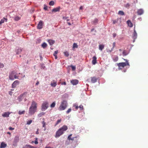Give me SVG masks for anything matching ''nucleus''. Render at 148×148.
Returning <instances> with one entry per match:
<instances>
[{"instance_id": "nucleus-1", "label": "nucleus", "mask_w": 148, "mask_h": 148, "mask_svg": "<svg viewBox=\"0 0 148 148\" xmlns=\"http://www.w3.org/2000/svg\"><path fill=\"white\" fill-rule=\"evenodd\" d=\"M67 126L66 125H64L59 128L56 132L55 137L58 138L62 135L64 132L68 129Z\"/></svg>"}, {"instance_id": "nucleus-2", "label": "nucleus", "mask_w": 148, "mask_h": 148, "mask_svg": "<svg viewBox=\"0 0 148 148\" xmlns=\"http://www.w3.org/2000/svg\"><path fill=\"white\" fill-rule=\"evenodd\" d=\"M37 103L34 101H33L32 105L29 110L28 114L30 115H32L36 112L37 109Z\"/></svg>"}, {"instance_id": "nucleus-3", "label": "nucleus", "mask_w": 148, "mask_h": 148, "mask_svg": "<svg viewBox=\"0 0 148 148\" xmlns=\"http://www.w3.org/2000/svg\"><path fill=\"white\" fill-rule=\"evenodd\" d=\"M18 76L17 75V73L15 71H11L9 73V79L13 80L14 79H18Z\"/></svg>"}, {"instance_id": "nucleus-4", "label": "nucleus", "mask_w": 148, "mask_h": 148, "mask_svg": "<svg viewBox=\"0 0 148 148\" xmlns=\"http://www.w3.org/2000/svg\"><path fill=\"white\" fill-rule=\"evenodd\" d=\"M27 94V92H26L21 95L18 97L17 99L20 102H21L23 99L24 101H25L27 100L26 98Z\"/></svg>"}, {"instance_id": "nucleus-5", "label": "nucleus", "mask_w": 148, "mask_h": 148, "mask_svg": "<svg viewBox=\"0 0 148 148\" xmlns=\"http://www.w3.org/2000/svg\"><path fill=\"white\" fill-rule=\"evenodd\" d=\"M67 106V103L66 101L63 100L62 101L59 107V109L60 110H65Z\"/></svg>"}, {"instance_id": "nucleus-6", "label": "nucleus", "mask_w": 148, "mask_h": 148, "mask_svg": "<svg viewBox=\"0 0 148 148\" xmlns=\"http://www.w3.org/2000/svg\"><path fill=\"white\" fill-rule=\"evenodd\" d=\"M49 107V103L47 101H44L42 105L41 110L44 111L47 110Z\"/></svg>"}, {"instance_id": "nucleus-7", "label": "nucleus", "mask_w": 148, "mask_h": 148, "mask_svg": "<svg viewBox=\"0 0 148 148\" xmlns=\"http://www.w3.org/2000/svg\"><path fill=\"white\" fill-rule=\"evenodd\" d=\"M124 60L125 61V62H121L119 63L118 64V66L119 67H124L126 65L128 66H130L128 62V61L127 59H124Z\"/></svg>"}, {"instance_id": "nucleus-8", "label": "nucleus", "mask_w": 148, "mask_h": 148, "mask_svg": "<svg viewBox=\"0 0 148 148\" xmlns=\"http://www.w3.org/2000/svg\"><path fill=\"white\" fill-rule=\"evenodd\" d=\"M44 24V22L42 21L41 20L40 21L37 26V28L39 29H41L43 28Z\"/></svg>"}, {"instance_id": "nucleus-9", "label": "nucleus", "mask_w": 148, "mask_h": 148, "mask_svg": "<svg viewBox=\"0 0 148 148\" xmlns=\"http://www.w3.org/2000/svg\"><path fill=\"white\" fill-rule=\"evenodd\" d=\"M19 141V137L18 136H16L14 139L13 142V145L14 146H16L17 145V143Z\"/></svg>"}, {"instance_id": "nucleus-10", "label": "nucleus", "mask_w": 148, "mask_h": 148, "mask_svg": "<svg viewBox=\"0 0 148 148\" xmlns=\"http://www.w3.org/2000/svg\"><path fill=\"white\" fill-rule=\"evenodd\" d=\"M134 32L133 34H132V38L133 39H136L137 38V34L136 33V32L135 29V27H134Z\"/></svg>"}, {"instance_id": "nucleus-11", "label": "nucleus", "mask_w": 148, "mask_h": 148, "mask_svg": "<svg viewBox=\"0 0 148 148\" xmlns=\"http://www.w3.org/2000/svg\"><path fill=\"white\" fill-rule=\"evenodd\" d=\"M19 82L18 80L14 81L12 84V88H15L19 84Z\"/></svg>"}, {"instance_id": "nucleus-12", "label": "nucleus", "mask_w": 148, "mask_h": 148, "mask_svg": "<svg viewBox=\"0 0 148 148\" xmlns=\"http://www.w3.org/2000/svg\"><path fill=\"white\" fill-rule=\"evenodd\" d=\"M60 7L58 6V7L53 8L52 10V12H59L60 11Z\"/></svg>"}, {"instance_id": "nucleus-13", "label": "nucleus", "mask_w": 148, "mask_h": 148, "mask_svg": "<svg viewBox=\"0 0 148 148\" xmlns=\"http://www.w3.org/2000/svg\"><path fill=\"white\" fill-rule=\"evenodd\" d=\"M71 83L73 85H76L78 83V81L77 79H73L71 81Z\"/></svg>"}, {"instance_id": "nucleus-14", "label": "nucleus", "mask_w": 148, "mask_h": 148, "mask_svg": "<svg viewBox=\"0 0 148 148\" xmlns=\"http://www.w3.org/2000/svg\"><path fill=\"white\" fill-rule=\"evenodd\" d=\"M10 114V113L9 112H4L3 114H2V116L3 117H9Z\"/></svg>"}, {"instance_id": "nucleus-15", "label": "nucleus", "mask_w": 148, "mask_h": 148, "mask_svg": "<svg viewBox=\"0 0 148 148\" xmlns=\"http://www.w3.org/2000/svg\"><path fill=\"white\" fill-rule=\"evenodd\" d=\"M97 57L95 56L93 57L92 61V63L93 64L95 65L97 63Z\"/></svg>"}, {"instance_id": "nucleus-16", "label": "nucleus", "mask_w": 148, "mask_h": 148, "mask_svg": "<svg viewBox=\"0 0 148 148\" xmlns=\"http://www.w3.org/2000/svg\"><path fill=\"white\" fill-rule=\"evenodd\" d=\"M8 19L6 18L3 17V18L1 19L0 21V25H1L4 22H6L7 21Z\"/></svg>"}, {"instance_id": "nucleus-17", "label": "nucleus", "mask_w": 148, "mask_h": 148, "mask_svg": "<svg viewBox=\"0 0 148 148\" xmlns=\"http://www.w3.org/2000/svg\"><path fill=\"white\" fill-rule=\"evenodd\" d=\"M144 13V10L143 9H140L138 10L137 13L138 15H140Z\"/></svg>"}, {"instance_id": "nucleus-18", "label": "nucleus", "mask_w": 148, "mask_h": 148, "mask_svg": "<svg viewBox=\"0 0 148 148\" xmlns=\"http://www.w3.org/2000/svg\"><path fill=\"white\" fill-rule=\"evenodd\" d=\"M47 41L50 45H53L55 42V41L51 39H48Z\"/></svg>"}, {"instance_id": "nucleus-19", "label": "nucleus", "mask_w": 148, "mask_h": 148, "mask_svg": "<svg viewBox=\"0 0 148 148\" xmlns=\"http://www.w3.org/2000/svg\"><path fill=\"white\" fill-rule=\"evenodd\" d=\"M97 79L95 77H91V82L92 83H94L97 81Z\"/></svg>"}, {"instance_id": "nucleus-20", "label": "nucleus", "mask_w": 148, "mask_h": 148, "mask_svg": "<svg viewBox=\"0 0 148 148\" xmlns=\"http://www.w3.org/2000/svg\"><path fill=\"white\" fill-rule=\"evenodd\" d=\"M127 23L129 26L130 27H133V24L130 20H128L127 21Z\"/></svg>"}, {"instance_id": "nucleus-21", "label": "nucleus", "mask_w": 148, "mask_h": 148, "mask_svg": "<svg viewBox=\"0 0 148 148\" xmlns=\"http://www.w3.org/2000/svg\"><path fill=\"white\" fill-rule=\"evenodd\" d=\"M23 148H35L34 147L29 145H26Z\"/></svg>"}, {"instance_id": "nucleus-22", "label": "nucleus", "mask_w": 148, "mask_h": 148, "mask_svg": "<svg viewBox=\"0 0 148 148\" xmlns=\"http://www.w3.org/2000/svg\"><path fill=\"white\" fill-rule=\"evenodd\" d=\"M7 146V145L4 142H2L1 143L0 148H5Z\"/></svg>"}, {"instance_id": "nucleus-23", "label": "nucleus", "mask_w": 148, "mask_h": 148, "mask_svg": "<svg viewBox=\"0 0 148 148\" xmlns=\"http://www.w3.org/2000/svg\"><path fill=\"white\" fill-rule=\"evenodd\" d=\"M22 51V49L21 48H18L16 50V53L17 54H20L21 52Z\"/></svg>"}, {"instance_id": "nucleus-24", "label": "nucleus", "mask_w": 148, "mask_h": 148, "mask_svg": "<svg viewBox=\"0 0 148 148\" xmlns=\"http://www.w3.org/2000/svg\"><path fill=\"white\" fill-rule=\"evenodd\" d=\"M129 53V52H127V51L125 50H124L123 51V56H126Z\"/></svg>"}, {"instance_id": "nucleus-25", "label": "nucleus", "mask_w": 148, "mask_h": 148, "mask_svg": "<svg viewBox=\"0 0 148 148\" xmlns=\"http://www.w3.org/2000/svg\"><path fill=\"white\" fill-rule=\"evenodd\" d=\"M51 85L52 87H55L57 85V82H51Z\"/></svg>"}, {"instance_id": "nucleus-26", "label": "nucleus", "mask_w": 148, "mask_h": 148, "mask_svg": "<svg viewBox=\"0 0 148 148\" xmlns=\"http://www.w3.org/2000/svg\"><path fill=\"white\" fill-rule=\"evenodd\" d=\"M98 22V20L97 18H95L92 22V23L94 25H96Z\"/></svg>"}, {"instance_id": "nucleus-27", "label": "nucleus", "mask_w": 148, "mask_h": 148, "mask_svg": "<svg viewBox=\"0 0 148 148\" xmlns=\"http://www.w3.org/2000/svg\"><path fill=\"white\" fill-rule=\"evenodd\" d=\"M104 46L103 45H100L99 46V49L100 50L102 51L104 48Z\"/></svg>"}, {"instance_id": "nucleus-28", "label": "nucleus", "mask_w": 148, "mask_h": 148, "mask_svg": "<svg viewBox=\"0 0 148 148\" xmlns=\"http://www.w3.org/2000/svg\"><path fill=\"white\" fill-rule=\"evenodd\" d=\"M45 114V113L44 112H41L38 114V115L39 117H40L44 115Z\"/></svg>"}, {"instance_id": "nucleus-29", "label": "nucleus", "mask_w": 148, "mask_h": 148, "mask_svg": "<svg viewBox=\"0 0 148 148\" xmlns=\"http://www.w3.org/2000/svg\"><path fill=\"white\" fill-rule=\"evenodd\" d=\"M41 46L42 48H45L47 47V45L46 43L44 42L42 44Z\"/></svg>"}, {"instance_id": "nucleus-30", "label": "nucleus", "mask_w": 148, "mask_h": 148, "mask_svg": "<svg viewBox=\"0 0 148 148\" xmlns=\"http://www.w3.org/2000/svg\"><path fill=\"white\" fill-rule=\"evenodd\" d=\"M118 14L121 15H124V13L123 11L121 10L119 11L118 12Z\"/></svg>"}, {"instance_id": "nucleus-31", "label": "nucleus", "mask_w": 148, "mask_h": 148, "mask_svg": "<svg viewBox=\"0 0 148 148\" xmlns=\"http://www.w3.org/2000/svg\"><path fill=\"white\" fill-rule=\"evenodd\" d=\"M56 105V102H53L50 105V107L51 108H53L55 107Z\"/></svg>"}, {"instance_id": "nucleus-32", "label": "nucleus", "mask_w": 148, "mask_h": 148, "mask_svg": "<svg viewBox=\"0 0 148 148\" xmlns=\"http://www.w3.org/2000/svg\"><path fill=\"white\" fill-rule=\"evenodd\" d=\"M64 55L66 57H68L69 56V53L68 51H66L64 52Z\"/></svg>"}, {"instance_id": "nucleus-33", "label": "nucleus", "mask_w": 148, "mask_h": 148, "mask_svg": "<svg viewBox=\"0 0 148 148\" xmlns=\"http://www.w3.org/2000/svg\"><path fill=\"white\" fill-rule=\"evenodd\" d=\"M113 60L114 61L116 62L118 60V58L117 56H115L113 58Z\"/></svg>"}, {"instance_id": "nucleus-34", "label": "nucleus", "mask_w": 148, "mask_h": 148, "mask_svg": "<svg viewBox=\"0 0 148 148\" xmlns=\"http://www.w3.org/2000/svg\"><path fill=\"white\" fill-rule=\"evenodd\" d=\"M49 4L50 5L53 6L54 4V2L53 1H51L49 3Z\"/></svg>"}, {"instance_id": "nucleus-35", "label": "nucleus", "mask_w": 148, "mask_h": 148, "mask_svg": "<svg viewBox=\"0 0 148 148\" xmlns=\"http://www.w3.org/2000/svg\"><path fill=\"white\" fill-rule=\"evenodd\" d=\"M61 121V119L58 120L56 122V123L55 125V126L57 125L58 124L60 123Z\"/></svg>"}, {"instance_id": "nucleus-36", "label": "nucleus", "mask_w": 148, "mask_h": 148, "mask_svg": "<svg viewBox=\"0 0 148 148\" xmlns=\"http://www.w3.org/2000/svg\"><path fill=\"white\" fill-rule=\"evenodd\" d=\"M25 112V111L23 110V111H19L18 112V114L20 115L24 114Z\"/></svg>"}, {"instance_id": "nucleus-37", "label": "nucleus", "mask_w": 148, "mask_h": 148, "mask_svg": "<svg viewBox=\"0 0 148 148\" xmlns=\"http://www.w3.org/2000/svg\"><path fill=\"white\" fill-rule=\"evenodd\" d=\"M78 45H77V44L75 43H73V48H77L78 47Z\"/></svg>"}, {"instance_id": "nucleus-38", "label": "nucleus", "mask_w": 148, "mask_h": 148, "mask_svg": "<svg viewBox=\"0 0 148 148\" xmlns=\"http://www.w3.org/2000/svg\"><path fill=\"white\" fill-rule=\"evenodd\" d=\"M20 19V17L18 16H16L14 17V19L16 21H18Z\"/></svg>"}, {"instance_id": "nucleus-39", "label": "nucleus", "mask_w": 148, "mask_h": 148, "mask_svg": "<svg viewBox=\"0 0 148 148\" xmlns=\"http://www.w3.org/2000/svg\"><path fill=\"white\" fill-rule=\"evenodd\" d=\"M119 20H121V19L118 18L116 20L113 21V24H115L117 23Z\"/></svg>"}, {"instance_id": "nucleus-40", "label": "nucleus", "mask_w": 148, "mask_h": 148, "mask_svg": "<svg viewBox=\"0 0 148 148\" xmlns=\"http://www.w3.org/2000/svg\"><path fill=\"white\" fill-rule=\"evenodd\" d=\"M32 120H30L27 121V124L28 125H29L32 122Z\"/></svg>"}, {"instance_id": "nucleus-41", "label": "nucleus", "mask_w": 148, "mask_h": 148, "mask_svg": "<svg viewBox=\"0 0 148 148\" xmlns=\"http://www.w3.org/2000/svg\"><path fill=\"white\" fill-rule=\"evenodd\" d=\"M79 108L80 110H82L84 109L83 106L82 105H80Z\"/></svg>"}, {"instance_id": "nucleus-42", "label": "nucleus", "mask_w": 148, "mask_h": 148, "mask_svg": "<svg viewBox=\"0 0 148 148\" xmlns=\"http://www.w3.org/2000/svg\"><path fill=\"white\" fill-rule=\"evenodd\" d=\"M58 50L55 51L54 52V53L53 54V56H57V54L58 53Z\"/></svg>"}, {"instance_id": "nucleus-43", "label": "nucleus", "mask_w": 148, "mask_h": 148, "mask_svg": "<svg viewBox=\"0 0 148 148\" xmlns=\"http://www.w3.org/2000/svg\"><path fill=\"white\" fill-rule=\"evenodd\" d=\"M71 67L72 70L73 71H74L76 69V67L75 66H73V65H71Z\"/></svg>"}, {"instance_id": "nucleus-44", "label": "nucleus", "mask_w": 148, "mask_h": 148, "mask_svg": "<svg viewBox=\"0 0 148 148\" xmlns=\"http://www.w3.org/2000/svg\"><path fill=\"white\" fill-rule=\"evenodd\" d=\"M42 124L43 125L42 127H46V126H45L46 123L44 121H42Z\"/></svg>"}, {"instance_id": "nucleus-45", "label": "nucleus", "mask_w": 148, "mask_h": 148, "mask_svg": "<svg viewBox=\"0 0 148 148\" xmlns=\"http://www.w3.org/2000/svg\"><path fill=\"white\" fill-rule=\"evenodd\" d=\"M71 111V108H69L68 109V110L66 111V113L68 114Z\"/></svg>"}, {"instance_id": "nucleus-46", "label": "nucleus", "mask_w": 148, "mask_h": 148, "mask_svg": "<svg viewBox=\"0 0 148 148\" xmlns=\"http://www.w3.org/2000/svg\"><path fill=\"white\" fill-rule=\"evenodd\" d=\"M44 9L45 10H47V7L45 4L44 5Z\"/></svg>"}, {"instance_id": "nucleus-47", "label": "nucleus", "mask_w": 148, "mask_h": 148, "mask_svg": "<svg viewBox=\"0 0 148 148\" xmlns=\"http://www.w3.org/2000/svg\"><path fill=\"white\" fill-rule=\"evenodd\" d=\"M63 18L65 20H66L67 21H68L69 20V17H63Z\"/></svg>"}, {"instance_id": "nucleus-48", "label": "nucleus", "mask_w": 148, "mask_h": 148, "mask_svg": "<svg viewBox=\"0 0 148 148\" xmlns=\"http://www.w3.org/2000/svg\"><path fill=\"white\" fill-rule=\"evenodd\" d=\"M72 135L71 134L68 136V139L69 140H71V136H72Z\"/></svg>"}, {"instance_id": "nucleus-49", "label": "nucleus", "mask_w": 148, "mask_h": 148, "mask_svg": "<svg viewBox=\"0 0 148 148\" xmlns=\"http://www.w3.org/2000/svg\"><path fill=\"white\" fill-rule=\"evenodd\" d=\"M73 106L75 107V109L76 110H77L79 108V107L78 106L76 105H74Z\"/></svg>"}, {"instance_id": "nucleus-50", "label": "nucleus", "mask_w": 148, "mask_h": 148, "mask_svg": "<svg viewBox=\"0 0 148 148\" xmlns=\"http://www.w3.org/2000/svg\"><path fill=\"white\" fill-rule=\"evenodd\" d=\"M45 67L44 66V64H42L41 65V69H44L45 68Z\"/></svg>"}, {"instance_id": "nucleus-51", "label": "nucleus", "mask_w": 148, "mask_h": 148, "mask_svg": "<svg viewBox=\"0 0 148 148\" xmlns=\"http://www.w3.org/2000/svg\"><path fill=\"white\" fill-rule=\"evenodd\" d=\"M34 143L35 144H38V142L37 141V138H36V139L35 140Z\"/></svg>"}, {"instance_id": "nucleus-52", "label": "nucleus", "mask_w": 148, "mask_h": 148, "mask_svg": "<svg viewBox=\"0 0 148 148\" xmlns=\"http://www.w3.org/2000/svg\"><path fill=\"white\" fill-rule=\"evenodd\" d=\"M77 136H76L75 137H73L71 138V140H74L75 138H77Z\"/></svg>"}, {"instance_id": "nucleus-53", "label": "nucleus", "mask_w": 148, "mask_h": 148, "mask_svg": "<svg viewBox=\"0 0 148 148\" xmlns=\"http://www.w3.org/2000/svg\"><path fill=\"white\" fill-rule=\"evenodd\" d=\"M116 45V42H114L112 44V46L113 47H115Z\"/></svg>"}, {"instance_id": "nucleus-54", "label": "nucleus", "mask_w": 148, "mask_h": 148, "mask_svg": "<svg viewBox=\"0 0 148 148\" xmlns=\"http://www.w3.org/2000/svg\"><path fill=\"white\" fill-rule=\"evenodd\" d=\"M3 67V65L2 64L0 63V68H2Z\"/></svg>"}, {"instance_id": "nucleus-55", "label": "nucleus", "mask_w": 148, "mask_h": 148, "mask_svg": "<svg viewBox=\"0 0 148 148\" xmlns=\"http://www.w3.org/2000/svg\"><path fill=\"white\" fill-rule=\"evenodd\" d=\"M61 85H66V83L65 82H62L61 84Z\"/></svg>"}, {"instance_id": "nucleus-56", "label": "nucleus", "mask_w": 148, "mask_h": 148, "mask_svg": "<svg viewBox=\"0 0 148 148\" xmlns=\"http://www.w3.org/2000/svg\"><path fill=\"white\" fill-rule=\"evenodd\" d=\"M9 129L10 130H13L14 129V128H12V127H10L9 128Z\"/></svg>"}, {"instance_id": "nucleus-57", "label": "nucleus", "mask_w": 148, "mask_h": 148, "mask_svg": "<svg viewBox=\"0 0 148 148\" xmlns=\"http://www.w3.org/2000/svg\"><path fill=\"white\" fill-rule=\"evenodd\" d=\"M116 36V34L115 33H113V38H115Z\"/></svg>"}, {"instance_id": "nucleus-58", "label": "nucleus", "mask_w": 148, "mask_h": 148, "mask_svg": "<svg viewBox=\"0 0 148 148\" xmlns=\"http://www.w3.org/2000/svg\"><path fill=\"white\" fill-rule=\"evenodd\" d=\"M39 57H40V60H42L43 58H42L41 55H39Z\"/></svg>"}, {"instance_id": "nucleus-59", "label": "nucleus", "mask_w": 148, "mask_h": 148, "mask_svg": "<svg viewBox=\"0 0 148 148\" xmlns=\"http://www.w3.org/2000/svg\"><path fill=\"white\" fill-rule=\"evenodd\" d=\"M130 6V5L129 4V3H127L126 5V7H129Z\"/></svg>"}, {"instance_id": "nucleus-60", "label": "nucleus", "mask_w": 148, "mask_h": 148, "mask_svg": "<svg viewBox=\"0 0 148 148\" xmlns=\"http://www.w3.org/2000/svg\"><path fill=\"white\" fill-rule=\"evenodd\" d=\"M112 51L111 49V50H107V52L110 53Z\"/></svg>"}, {"instance_id": "nucleus-61", "label": "nucleus", "mask_w": 148, "mask_h": 148, "mask_svg": "<svg viewBox=\"0 0 148 148\" xmlns=\"http://www.w3.org/2000/svg\"><path fill=\"white\" fill-rule=\"evenodd\" d=\"M12 92L11 91H9V94L10 95H12Z\"/></svg>"}, {"instance_id": "nucleus-62", "label": "nucleus", "mask_w": 148, "mask_h": 148, "mask_svg": "<svg viewBox=\"0 0 148 148\" xmlns=\"http://www.w3.org/2000/svg\"><path fill=\"white\" fill-rule=\"evenodd\" d=\"M83 6H81L80 7V8H79V9L80 10H82L83 9Z\"/></svg>"}, {"instance_id": "nucleus-63", "label": "nucleus", "mask_w": 148, "mask_h": 148, "mask_svg": "<svg viewBox=\"0 0 148 148\" xmlns=\"http://www.w3.org/2000/svg\"><path fill=\"white\" fill-rule=\"evenodd\" d=\"M39 132H38V129H37V131L36 132V134H38Z\"/></svg>"}, {"instance_id": "nucleus-64", "label": "nucleus", "mask_w": 148, "mask_h": 148, "mask_svg": "<svg viewBox=\"0 0 148 148\" xmlns=\"http://www.w3.org/2000/svg\"><path fill=\"white\" fill-rule=\"evenodd\" d=\"M39 84V82L38 81L36 83V85H38V84Z\"/></svg>"}]
</instances>
